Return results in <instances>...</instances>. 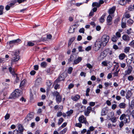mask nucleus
Here are the masks:
<instances>
[{
    "label": "nucleus",
    "mask_w": 134,
    "mask_h": 134,
    "mask_svg": "<svg viewBox=\"0 0 134 134\" xmlns=\"http://www.w3.org/2000/svg\"><path fill=\"white\" fill-rule=\"evenodd\" d=\"M7 44H9V45H10L11 44H14V40L7 42Z\"/></svg>",
    "instance_id": "obj_50"
},
{
    "label": "nucleus",
    "mask_w": 134,
    "mask_h": 134,
    "mask_svg": "<svg viewBox=\"0 0 134 134\" xmlns=\"http://www.w3.org/2000/svg\"><path fill=\"white\" fill-rule=\"evenodd\" d=\"M53 96L56 97V100L57 103H58L60 102L62 100V97L60 95L58 92L57 91H55L53 93Z\"/></svg>",
    "instance_id": "obj_7"
},
{
    "label": "nucleus",
    "mask_w": 134,
    "mask_h": 134,
    "mask_svg": "<svg viewBox=\"0 0 134 134\" xmlns=\"http://www.w3.org/2000/svg\"><path fill=\"white\" fill-rule=\"evenodd\" d=\"M110 120L113 123H115L116 122V118L115 117L113 118L110 119Z\"/></svg>",
    "instance_id": "obj_58"
},
{
    "label": "nucleus",
    "mask_w": 134,
    "mask_h": 134,
    "mask_svg": "<svg viewBox=\"0 0 134 134\" xmlns=\"http://www.w3.org/2000/svg\"><path fill=\"white\" fill-rule=\"evenodd\" d=\"M109 36L106 35H104L102 36L100 41L103 46L104 47L106 46L109 42Z\"/></svg>",
    "instance_id": "obj_2"
},
{
    "label": "nucleus",
    "mask_w": 134,
    "mask_h": 134,
    "mask_svg": "<svg viewBox=\"0 0 134 134\" xmlns=\"http://www.w3.org/2000/svg\"><path fill=\"white\" fill-rule=\"evenodd\" d=\"M51 67H50L49 68H48L47 70V72L48 73L50 74L52 73V71L51 70Z\"/></svg>",
    "instance_id": "obj_55"
},
{
    "label": "nucleus",
    "mask_w": 134,
    "mask_h": 134,
    "mask_svg": "<svg viewBox=\"0 0 134 134\" xmlns=\"http://www.w3.org/2000/svg\"><path fill=\"white\" fill-rule=\"evenodd\" d=\"M125 91L123 90H122L120 92V94L123 97L125 96Z\"/></svg>",
    "instance_id": "obj_45"
},
{
    "label": "nucleus",
    "mask_w": 134,
    "mask_h": 134,
    "mask_svg": "<svg viewBox=\"0 0 134 134\" xmlns=\"http://www.w3.org/2000/svg\"><path fill=\"white\" fill-rule=\"evenodd\" d=\"M67 130V129L65 128L59 132V134H64L66 132Z\"/></svg>",
    "instance_id": "obj_35"
},
{
    "label": "nucleus",
    "mask_w": 134,
    "mask_h": 134,
    "mask_svg": "<svg viewBox=\"0 0 134 134\" xmlns=\"http://www.w3.org/2000/svg\"><path fill=\"white\" fill-rule=\"evenodd\" d=\"M25 80H23L20 83V87L23 86L25 83Z\"/></svg>",
    "instance_id": "obj_53"
},
{
    "label": "nucleus",
    "mask_w": 134,
    "mask_h": 134,
    "mask_svg": "<svg viewBox=\"0 0 134 134\" xmlns=\"http://www.w3.org/2000/svg\"><path fill=\"white\" fill-rule=\"evenodd\" d=\"M105 15L103 14L100 18L99 19L100 22L101 23H103L105 19L104 18Z\"/></svg>",
    "instance_id": "obj_25"
},
{
    "label": "nucleus",
    "mask_w": 134,
    "mask_h": 134,
    "mask_svg": "<svg viewBox=\"0 0 134 134\" xmlns=\"http://www.w3.org/2000/svg\"><path fill=\"white\" fill-rule=\"evenodd\" d=\"M117 106V105L116 104H113L112 105L111 108L113 109L114 110L116 108Z\"/></svg>",
    "instance_id": "obj_54"
},
{
    "label": "nucleus",
    "mask_w": 134,
    "mask_h": 134,
    "mask_svg": "<svg viewBox=\"0 0 134 134\" xmlns=\"http://www.w3.org/2000/svg\"><path fill=\"white\" fill-rule=\"evenodd\" d=\"M130 50V48L129 47H126L124 48V52L126 53H128Z\"/></svg>",
    "instance_id": "obj_32"
},
{
    "label": "nucleus",
    "mask_w": 134,
    "mask_h": 134,
    "mask_svg": "<svg viewBox=\"0 0 134 134\" xmlns=\"http://www.w3.org/2000/svg\"><path fill=\"white\" fill-rule=\"evenodd\" d=\"M127 23L130 24H131L133 23V21L131 19H129L127 20Z\"/></svg>",
    "instance_id": "obj_56"
},
{
    "label": "nucleus",
    "mask_w": 134,
    "mask_h": 134,
    "mask_svg": "<svg viewBox=\"0 0 134 134\" xmlns=\"http://www.w3.org/2000/svg\"><path fill=\"white\" fill-rule=\"evenodd\" d=\"M42 83V79L40 78H39L37 79L36 80L35 84L37 85H39L41 84Z\"/></svg>",
    "instance_id": "obj_19"
},
{
    "label": "nucleus",
    "mask_w": 134,
    "mask_h": 134,
    "mask_svg": "<svg viewBox=\"0 0 134 134\" xmlns=\"http://www.w3.org/2000/svg\"><path fill=\"white\" fill-rule=\"evenodd\" d=\"M85 30L83 28H82L80 29L79 31L80 33H84V32Z\"/></svg>",
    "instance_id": "obj_61"
},
{
    "label": "nucleus",
    "mask_w": 134,
    "mask_h": 134,
    "mask_svg": "<svg viewBox=\"0 0 134 134\" xmlns=\"http://www.w3.org/2000/svg\"><path fill=\"white\" fill-rule=\"evenodd\" d=\"M116 8L115 7H113L112 8L110 9L108 11L109 14H111L114 13L115 10Z\"/></svg>",
    "instance_id": "obj_18"
},
{
    "label": "nucleus",
    "mask_w": 134,
    "mask_h": 134,
    "mask_svg": "<svg viewBox=\"0 0 134 134\" xmlns=\"http://www.w3.org/2000/svg\"><path fill=\"white\" fill-rule=\"evenodd\" d=\"M118 40V38L114 35L111 38V40L114 42H116Z\"/></svg>",
    "instance_id": "obj_26"
},
{
    "label": "nucleus",
    "mask_w": 134,
    "mask_h": 134,
    "mask_svg": "<svg viewBox=\"0 0 134 134\" xmlns=\"http://www.w3.org/2000/svg\"><path fill=\"white\" fill-rule=\"evenodd\" d=\"M78 120L80 122L84 123L86 125L88 126L89 125V123L87 121L86 118L83 115H82L79 117Z\"/></svg>",
    "instance_id": "obj_6"
},
{
    "label": "nucleus",
    "mask_w": 134,
    "mask_h": 134,
    "mask_svg": "<svg viewBox=\"0 0 134 134\" xmlns=\"http://www.w3.org/2000/svg\"><path fill=\"white\" fill-rule=\"evenodd\" d=\"M80 122L79 123H77L76 124L75 126L76 127H79V128H81L82 126V124Z\"/></svg>",
    "instance_id": "obj_48"
},
{
    "label": "nucleus",
    "mask_w": 134,
    "mask_h": 134,
    "mask_svg": "<svg viewBox=\"0 0 134 134\" xmlns=\"http://www.w3.org/2000/svg\"><path fill=\"white\" fill-rule=\"evenodd\" d=\"M112 54V52L111 50L108 48L106 49L101 53L100 56V59L102 60L107 56L110 55Z\"/></svg>",
    "instance_id": "obj_1"
},
{
    "label": "nucleus",
    "mask_w": 134,
    "mask_h": 134,
    "mask_svg": "<svg viewBox=\"0 0 134 134\" xmlns=\"http://www.w3.org/2000/svg\"><path fill=\"white\" fill-rule=\"evenodd\" d=\"M94 129H95V128L94 127L92 126H90L89 127V130H90V131H92L94 130Z\"/></svg>",
    "instance_id": "obj_59"
},
{
    "label": "nucleus",
    "mask_w": 134,
    "mask_h": 134,
    "mask_svg": "<svg viewBox=\"0 0 134 134\" xmlns=\"http://www.w3.org/2000/svg\"><path fill=\"white\" fill-rule=\"evenodd\" d=\"M122 38L124 40L128 41L130 40V37L127 35H125L122 36Z\"/></svg>",
    "instance_id": "obj_14"
},
{
    "label": "nucleus",
    "mask_w": 134,
    "mask_h": 134,
    "mask_svg": "<svg viewBox=\"0 0 134 134\" xmlns=\"http://www.w3.org/2000/svg\"><path fill=\"white\" fill-rule=\"evenodd\" d=\"M67 123L66 122L63 123L61 125V126L59 128V130L61 129L62 128H63L65 127L67 125Z\"/></svg>",
    "instance_id": "obj_38"
},
{
    "label": "nucleus",
    "mask_w": 134,
    "mask_h": 134,
    "mask_svg": "<svg viewBox=\"0 0 134 134\" xmlns=\"http://www.w3.org/2000/svg\"><path fill=\"white\" fill-rule=\"evenodd\" d=\"M47 65V63L45 62H43L41 64V66L42 68H45Z\"/></svg>",
    "instance_id": "obj_27"
},
{
    "label": "nucleus",
    "mask_w": 134,
    "mask_h": 134,
    "mask_svg": "<svg viewBox=\"0 0 134 134\" xmlns=\"http://www.w3.org/2000/svg\"><path fill=\"white\" fill-rule=\"evenodd\" d=\"M60 88L59 85L57 84L55 85L54 87V88L55 90H57L58 89H59Z\"/></svg>",
    "instance_id": "obj_62"
},
{
    "label": "nucleus",
    "mask_w": 134,
    "mask_h": 134,
    "mask_svg": "<svg viewBox=\"0 0 134 134\" xmlns=\"http://www.w3.org/2000/svg\"><path fill=\"white\" fill-rule=\"evenodd\" d=\"M91 46H89L86 48L85 50L87 51H88L91 50Z\"/></svg>",
    "instance_id": "obj_57"
},
{
    "label": "nucleus",
    "mask_w": 134,
    "mask_h": 134,
    "mask_svg": "<svg viewBox=\"0 0 134 134\" xmlns=\"http://www.w3.org/2000/svg\"><path fill=\"white\" fill-rule=\"evenodd\" d=\"M126 56V55L124 53H121L119 56V59L120 60H123Z\"/></svg>",
    "instance_id": "obj_22"
},
{
    "label": "nucleus",
    "mask_w": 134,
    "mask_h": 134,
    "mask_svg": "<svg viewBox=\"0 0 134 134\" xmlns=\"http://www.w3.org/2000/svg\"><path fill=\"white\" fill-rule=\"evenodd\" d=\"M74 28L73 27H70L69 30V32L70 33H72L74 32Z\"/></svg>",
    "instance_id": "obj_42"
},
{
    "label": "nucleus",
    "mask_w": 134,
    "mask_h": 134,
    "mask_svg": "<svg viewBox=\"0 0 134 134\" xmlns=\"http://www.w3.org/2000/svg\"><path fill=\"white\" fill-rule=\"evenodd\" d=\"M126 106V104L124 103H121L119 105V107L120 108L125 109Z\"/></svg>",
    "instance_id": "obj_21"
},
{
    "label": "nucleus",
    "mask_w": 134,
    "mask_h": 134,
    "mask_svg": "<svg viewBox=\"0 0 134 134\" xmlns=\"http://www.w3.org/2000/svg\"><path fill=\"white\" fill-rule=\"evenodd\" d=\"M121 26L123 28H125L126 27V23L122 21L121 22Z\"/></svg>",
    "instance_id": "obj_44"
},
{
    "label": "nucleus",
    "mask_w": 134,
    "mask_h": 134,
    "mask_svg": "<svg viewBox=\"0 0 134 134\" xmlns=\"http://www.w3.org/2000/svg\"><path fill=\"white\" fill-rule=\"evenodd\" d=\"M130 0H119L118 1L119 4L121 5H124L126 3L130 1Z\"/></svg>",
    "instance_id": "obj_12"
},
{
    "label": "nucleus",
    "mask_w": 134,
    "mask_h": 134,
    "mask_svg": "<svg viewBox=\"0 0 134 134\" xmlns=\"http://www.w3.org/2000/svg\"><path fill=\"white\" fill-rule=\"evenodd\" d=\"M9 72L12 74L13 75H14L15 74V73L13 70H12V67H10L9 68Z\"/></svg>",
    "instance_id": "obj_31"
},
{
    "label": "nucleus",
    "mask_w": 134,
    "mask_h": 134,
    "mask_svg": "<svg viewBox=\"0 0 134 134\" xmlns=\"http://www.w3.org/2000/svg\"><path fill=\"white\" fill-rule=\"evenodd\" d=\"M10 117V115L9 114L7 113L5 116V120L8 119Z\"/></svg>",
    "instance_id": "obj_39"
},
{
    "label": "nucleus",
    "mask_w": 134,
    "mask_h": 134,
    "mask_svg": "<svg viewBox=\"0 0 134 134\" xmlns=\"http://www.w3.org/2000/svg\"><path fill=\"white\" fill-rule=\"evenodd\" d=\"M126 32L127 33L128 35L130 34L132 32H131V29L130 28L129 29H127L126 30Z\"/></svg>",
    "instance_id": "obj_46"
},
{
    "label": "nucleus",
    "mask_w": 134,
    "mask_h": 134,
    "mask_svg": "<svg viewBox=\"0 0 134 134\" xmlns=\"http://www.w3.org/2000/svg\"><path fill=\"white\" fill-rule=\"evenodd\" d=\"M34 118V114L33 113H30L27 116L25 119V122L28 123L30 121Z\"/></svg>",
    "instance_id": "obj_10"
},
{
    "label": "nucleus",
    "mask_w": 134,
    "mask_h": 134,
    "mask_svg": "<svg viewBox=\"0 0 134 134\" xmlns=\"http://www.w3.org/2000/svg\"><path fill=\"white\" fill-rule=\"evenodd\" d=\"M115 36L118 38L121 37V35L120 32H117L116 33Z\"/></svg>",
    "instance_id": "obj_41"
},
{
    "label": "nucleus",
    "mask_w": 134,
    "mask_h": 134,
    "mask_svg": "<svg viewBox=\"0 0 134 134\" xmlns=\"http://www.w3.org/2000/svg\"><path fill=\"white\" fill-rule=\"evenodd\" d=\"M107 22L108 25H110L112 24V17L110 15H109L107 17Z\"/></svg>",
    "instance_id": "obj_11"
},
{
    "label": "nucleus",
    "mask_w": 134,
    "mask_h": 134,
    "mask_svg": "<svg viewBox=\"0 0 134 134\" xmlns=\"http://www.w3.org/2000/svg\"><path fill=\"white\" fill-rule=\"evenodd\" d=\"M21 40L20 39H17L15 40H14V44H17L20 43L21 42Z\"/></svg>",
    "instance_id": "obj_29"
},
{
    "label": "nucleus",
    "mask_w": 134,
    "mask_h": 134,
    "mask_svg": "<svg viewBox=\"0 0 134 134\" xmlns=\"http://www.w3.org/2000/svg\"><path fill=\"white\" fill-rule=\"evenodd\" d=\"M92 6L93 7H96L98 8L100 7V4L97 2H94L92 3Z\"/></svg>",
    "instance_id": "obj_24"
},
{
    "label": "nucleus",
    "mask_w": 134,
    "mask_h": 134,
    "mask_svg": "<svg viewBox=\"0 0 134 134\" xmlns=\"http://www.w3.org/2000/svg\"><path fill=\"white\" fill-rule=\"evenodd\" d=\"M4 7L2 6H0V15L3 14V13Z\"/></svg>",
    "instance_id": "obj_34"
},
{
    "label": "nucleus",
    "mask_w": 134,
    "mask_h": 134,
    "mask_svg": "<svg viewBox=\"0 0 134 134\" xmlns=\"http://www.w3.org/2000/svg\"><path fill=\"white\" fill-rule=\"evenodd\" d=\"M120 120H124L125 124L129 123L130 121V117L129 115L124 114H122L120 117Z\"/></svg>",
    "instance_id": "obj_3"
},
{
    "label": "nucleus",
    "mask_w": 134,
    "mask_h": 134,
    "mask_svg": "<svg viewBox=\"0 0 134 134\" xmlns=\"http://www.w3.org/2000/svg\"><path fill=\"white\" fill-rule=\"evenodd\" d=\"M107 113V110L105 108H103L102 109L101 112V115L102 116L105 115H106Z\"/></svg>",
    "instance_id": "obj_23"
},
{
    "label": "nucleus",
    "mask_w": 134,
    "mask_h": 134,
    "mask_svg": "<svg viewBox=\"0 0 134 134\" xmlns=\"http://www.w3.org/2000/svg\"><path fill=\"white\" fill-rule=\"evenodd\" d=\"M82 60V58L81 57H79L77 59L74 60V63L75 64H76L80 62Z\"/></svg>",
    "instance_id": "obj_16"
},
{
    "label": "nucleus",
    "mask_w": 134,
    "mask_h": 134,
    "mask_svg": "<svg viewBox=\"0 0 134 134\" xmlns=\"http://www.w3.org/2000/svg\"><path fill=\"white\" fill-rule=\"evenodd\" d=\"M73 70V68L71 67H69L68 70V73L69 74L71 73Z\"/></svg>",
    "instance_id": "obj_47"
},
{
    "label": "nucleus",
    "mask_w": 134,
    "mask_h": 134,
    "mask_svg": "<svg viewBox=\"0 0 134 134\" xmlns=\"http://www.w3.org/2000/svg\"><path fill=\"white\" fill-rule=\"evenodd\" d=\"M34 41H30L28 42L27 45L29 46H34L35 44L34 43Z\"/></svg>",
    "instance_id": "obj_28"
},
{
    "label": "nucleus",
    "mask_w": 134,
    "mask_h": 134,
    "mask_svg": "<svg viewBox=\"0 0 134 134\" xmlns=\"http://www.w3.org/2000/svg\"><path fill=\"white\" fill-rule=\"evenodd\" d=\"M124 15L125 17L127 18H129L131 16L130 14L127 13H125Z\"/></svg>",
    "instance_id": "obj_40"
},
{
    "label": "nucleus",
    "mask_w": 134,
    "mask_h": 134,
    "mask_svg": "<svg viewBox=\"0 0 134 134\" xmlns=\"http://www.w3.org/2000/svg\"><path fill=\"white\" fill-rule=\"evenodd\" d=\"M18 129L20 133V134H22V132L24 130L23 125L21 124H19L18 125Z\"/></svg>",
    "instance_id": "obj_17"
},
{
    "label": "nucleus",
    "mask_w": 134,
    "mask_h": 134,
    "mask_svg": "<svg viewBox=\"0 0 134 134\" xmlns=\"http://www.w3.org/2000/svg\"><path fill=\"white\" fill-rule=\"evenodd\" d=\"M102 42L100 41H96L94 44L93 47L94 49V51H97L99 50L101 46Z\"/></svg>",
    "instance_id": "obj_9"
},
{
    "label": "nucleus",
    "mask_w": 134,
    "mask_h": 134,
    "mask_svg": "<svg viewBox=\"0 0 134 134\" xmlns=\"http://www.w3.org/2000/svg\"><path fill=\"white\" fill-rule=\"evenodd\" d=\"M46 84L48 86H49L52 85V83L50 81H48L46 82Z\"/></svg>",
    "instance_id": "obj_52"
},
{
    "label": "nucleus",
    "mask_w": 134,
    "mask_h": 134,
    "mask_svg": "<svg viewBox=\"0 0 134 134\" xmlns=\"http://www.w3.org/2000/svg\"><path fill=\"white\" fill-rule=\"evenodd\" d=\"M74 85L72 83H71L69 85L68 88L69 89H70L73 87Z\"/></svg>",
    "instance_id": "obj_60"
},
{
    "label": "nucleus",
    "mask_w": 134,
    "mask_h": 134,
    "mask_svg": "<svg viewBox=\"0 0 134 134\" xmlns=\"http://www.w3.org/2000/svg\"><path fill=\"white\" fill-rule=\"evenodd\" d=\"M26 0H14V3L18 2L19 3H20L23 2H24Z\"/></svg>",
    "instance_id": "obj_37"
},
{
    "label": "nucleus",
    "mask_w": 134,
    "mask_h": 134,
    "mask_svg": "<svg viewBox=\"0 0 134 134\" xmlns=\"http://www.w3.org/2000/svg\"><path fill=\"white\" fill-rule=\"evenodd\" d=\"M19 132H18V130H14L13 132V134H19Z\"/></svg>",
    "instance_id": "obj_64"
},
{
    "label": "nucleus",
    "mask_w": 134,
    "mask_h": 134,
    "mask_svg": "<svg viewBox=\"0 0 134 134\" xmlns=\"http://www.w3.org/2000/svg\"><path fill=\"white\" fill-rule=\"evenodd\" d=\"M92 110V108L90 106H88L86 109V110L87 111L89 112L90 113L91 112Z\"/></svg>",
    "instance_id": "obj_43"
},
{
    "label": "nucleus",
    "mask_w": 134,
    "mask_h": 134,
    "mask_svg": "<svg viewBox=\"0 0 134 134\" xmlns=\"http://www.w3.org/2000/svg\"><path fill=\"white\" fill-rule=\"evenodd\" d=\"M127 79L129 81H132L133 80L134 77L132 75H130L128 76Z\"/></svg>",
    "instance_id": "obj_36"
},
{
    "label": "nucleus",
    "mask_w": 134,
    "mask_h": 134,
    "mask_svg": "<svg viewBox=\"0 0 134 134\" xmlns=\"http://www.w3.org/2000/svg\"><path fill=\"white\" fill-rule=\"evenodd\" d=\"M102 66H107L108 65V64H110L111 66L112 65V63L110 62H107L106 61H105L103 62L102 63Z\"/></svg>",
    "instance_id": "obj_20"
},
{
    "label": "nucleus",
    "mask_w": 134,
    "mask_h": 134,
    "mask_svg": "<svg viewBox=\"0 0 134 134\" xmlns=\"http://www.w3.org/2000/svg\"><path fill=\"white\" fill-rule=\"evenodd\" d=\"M129 45H130L132 47L134 48V41L133 40L131 41Z\"/></svg>",
    "instance_id": "obj_63"
},
{
    "label": "nucleus",
    "mask_w": 134,
    "mask_h": 134,
    "mask_svg": "<svg viewBox=\"0 0 134 134\" xmlns=\"http://www.w3.org/2000/svg\"><path fill=\"white\" fill-rule=\"evenodd\" d=\"M21 95L20 90H15L14 92H13L10 96V98H15Z\"/></svg>",
    "instance_id": "obj_5"
},
{
    "label": "nucleus",
    "mask_w": 134,
    "mask_h": 134,
    "mask_svg": "<svg viewBox=\"0 0 134 134\" xmlns=\"http://www.w3.org/2000/svg\"><path fill=\"white\" fill-rule=\"evenodd\" d=\"M64 119L62 118H60L58 120V124L59 125H60L63 121Z\"/></svg>",
    "instance_id": "obj_30"
},
{
    "label": "nucleus",
    "mask_w": 134,
    "mask_h": 134,
    "mask_svg": "<svg viewBox=\"0 0 134 134\" xmlns=\"http://www.w3.org/2000/svg\"><path fill=\"white\" fill-rule=\"evenodd\" d=\"M13 55V58L11 60L12 63L13 62H15L18 60L20 59V56L19 55V52L18 51L12 52Z\"/></svg>",
    "instance_id": "obj_4"
},
{
    "label": "nucleus",
    "mask_w": 134,
    "mask_h": 134,
    "mask_svg": "<svg viewBox=\"0 0 134 134\" xmlns=\"http://www.w3.org/2000/svg\"><path fill=\"white\" fill-rule=\"evenodd\" d=\"M132 68L131 66L128 68L127 70L125 71V75H129L131 73L132 71Z\"/></svg>",
    "instance_id": "obj_15"
},
{
    "label": "nucleus",
    "mask_w": 134,
    "mask_h": 134,
    "mask_svg": "<svg viewBox=\"0 0 134 134\" xmlns=\"http://www.w3.org/2000/svg\"><path fill=\"white\" fill-rule=\"evenodd\" d=\"M80 98L79 95L76 94L75 96H72L71 97V99L74 101H76L77 100Z\"/></svg>",
    "instance_id": "obj_13"
},
{
    "label": "nucleus",
    "mask_w": 134,
    "mask_h": 134,
    "mask_svg": "<svg viewBox=\"0 0 134 134\" xmlns=\"http://www.w3.org/2000/svg\"><path fill=\"white\" fill-rule=\"evenodd\" d=\"M73 113V110H70L69 111H68L66 114L67 116H70Z\"/></svg>",
    "instance_id": "obj_33"
},
{
    "label": "nucleus",
    "mask_w": 134,
    "mask_h": 134,
    "mask_svg": "<svg viewBox=\"0 0 134 134\" xmlns=\"http://www.w3.org/2000/svg\"><path fill=\"white\" fill-rule=\"evenodd\" d=\"M128 10L129 11H131L132 9H134L133 7L132 6V5H129L128 7Z\"/></svg>",
    "instance_id": "obj_49"
},
{
    "label": "nucleus",
    "mask_w": 134,
    "mask_h": 134,
    "mask_svg": "<svg viewBox=\"0 0 134 134\" xmlns=\"http://www.w3.org/2000/svg\"><path fill=\"white\" fill-rule=\"evenodd\" d=\"M121 67L122 68H124L126 66V64L125 63H120Z\"/></svg>",
    "instance_id": "obj_51"
},
{
    "label": "nucleus",
    "mask_w": 134,
    "mask_h": 134,
    "mask_svg": "<svg viewBox=\"0 0 134 134\" xmlns=\"http://www.w3.org/2000/svg\"><path fill=\"white\" fill-rule=\"evenodd\" d=\"M66 74L64 73L61 74L55 81V83H58L60 81L64 80L65 78L66 77Z\"/></svg>",
    "instance_id": "obj_8"
}]
</instances>
